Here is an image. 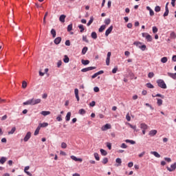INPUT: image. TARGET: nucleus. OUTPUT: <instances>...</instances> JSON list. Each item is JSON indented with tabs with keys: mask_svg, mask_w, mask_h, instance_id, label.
I'll return each mask as SVG.
<instances>
[{
	"mask_svg": "<svg viewBox=\"0 0 176 176\" xmlns=\"http://www.w3.org/2000/svg\"><path fill=\"white\" fill-rule=\"evenodd\" d=\"M157 86L161 89H167V85H166V82H164V80L162 79H158L157 80Z\"/></svg>",
	"mask_w": 176,
	"mask_h": 176,
	"instance_id": "f257e3e1",
	"label": "nucleus"
},
{
	"mask_svg": "<svg viewBox=\"0 0 176 176\" xmlns=\"http://www.w3.org/2000/svg\"><path fill=\"white\" fill-rule=\"evenodd\" d=\"M166 169L168 170V171H170V173L173 171H175L176 169V162H175L174 164L170 165V168L167 166Z\"/></svg>",
	"mask_w": 176,
	"mask_h": 176,
	"instance_id": "f03ea898",
	"label": "nucleus"
},
{
	"mask_svg": "<svg viewBox=\"0 0 176 176\" xmlns=\"http://www.w3.org/2000/svg\"><path fill=\"white\" fill-rule=\"evenodd\" d=\"M96 67H88L81 69V72H87L88 71H93V69H96Z\"/></svg>",
	"mask_w": 176,
	"mask_h": 176,
	"instance_id": "7ed1b4c3",
	"label": "nucleus"
},
{
	"mask_svg": "<svg viewBox=\"0 0 176 176\" xmlns=\"http://www.w3.org/2000/svg\"><path fill=\"white\" fill-rule=\"evenodd\" d=\"M109 129H111V126L110 124H106L103 126H102V131H107V130H109Z\"/></svg>",
	"mask_w": 176,
	"mask_h": 176,
	"instance_id": "20e7f679",
	"label": "nucleus"
},
{
	"mask_svg": "<svg viewBox=\"0 0 176 176\" xmlns=\"http://www.w3.org/2000/svg\"><path fill=\"white\" fill-rule=\"evenodd\" d=\"M112 30H113V25H111L105 32V36H108L109 34L112 32Z\"/></svg>",
	"mask_w": 176,
	"mask_h": 176,
	"instance_id": "39448f33",
	"label": "nucleus"
},
{
	"mask_svg": "<svg viewBox=\"0 0 176 176\" xmlns=\"http://www.w3.org/2000/svg\"><path fill=\"white\" fill-rule=\"evenodd\" d=\"M41 101H42L41 99L32 98V105H36V104H40Z\"/></svg>",
	"mask_w": 176,
	"mask_h": 176,
	"instance_id": "423d86ee",
	"label": "nucleus"
},
{
	"mask_svg": "<svg viewBox=\"0 0 176 176\" xmlns=\"http://www.w3.org/2000/svg\"><path fill=\"white\" fill-rule=\"evenodd\" d=\"M30 138H31V132H28L25 136V138H23V141L25 142H27L28 141V140H30Z\"/></svg>",
	"mask_w": 176,
	"mask_h": 176,
	"instance_id": "0eeeda50",
	"label": "nucleus"
},
{
	"mask_svg": "<svg viewBox=\"0 0 176 176\" xmlns=\"http://www.w3.org/2000/svg\"><path fill=\"white\" fill-rule=\"evenodd\" d=\"M157 134V130H151L149 131L148 135L150 137H155V135Z\"/></svg>",
	"mask_w": 176,
	"mask_h": 176,
	"instance_id": "6e6552de",
	"label": "nucleus"
},
{
	"mask_svg": "<svg viewBox=\"0 0 176 176\" xmlns=\"http://www.w3.org/2000/svg\"><path fill=\"white\" fill-rule=\"evenodd\" d=\"M74 94H75L76 98L77 101H79V100H80V98H79V89L76 88L74 89Z\"/></svg>",
	"mask_w": 176,
	"mask_h": 176,
	"instance_id": "1a4fd4ad",
	"label": "nucleus"
},
{
	"mask_svg": "<svg viewBox=\"0 0 176 176\" xmlns=\"http://www.w3.org/2000/svg\"><path fill=\"white\" fill-rule=\"evenodd\" d=\"M55 45H60L61 43V37H56L54 41Z\"/></svg>",
	"mask_w": 176,
	"mask_h": 176,
	"instance_id": "9d476101",
	"label": "nucleus"
},
{
	"mask_svg": "<svg viewBox=\"0 0 176 176\" xmlns=\"http://www.w3.org/2000/svg\"><path fill=\"white\" fill-rule=\"evenodd\" d=\"M168 76H170V78H172V79L176 80V73L168 72Z\"/></svg>",
	"mask_w": 176,
	"mask_h": 176,
	"instance_id": "9b49d317",
	"label": "nucleus"
},
{
	"mask_svg": "<svg viewBox=\"0 0 176 176\" xmlns=\"http://www.w3.org/2000/svg\"><path fill=\"white\" fill-rule=\"evenodd\" d=\"M65 17H67V16H65V14H62L60 16L59 21H60V23H65Z\"/></svg>",
	"mask_w": 176,
	"mask_h": 176,
	"instance_id": "f8f14e48",
	"label": "nucleus"
},
{
	"mask_svg": "<svg viewBox=\"0 0 176 176\" xmlns=\"http://www.w3.org/2000/svg\"><path fill=\"white\" fill-rule=\"evenodd\" d=\"M81 63L82 64V65H89V64H90V60L82 59Z\"/></svg>",
	"mask_w": 176,
	"mask_h": 176,
	"instance_id": "ddd939ff",
	"label": "nucleus"
},
{
	"mask_svg": "<svg viewBox=\"0 0 176 176\" xmlns=\"http://www.w3.org/2000/svg\"><path fill=\"white\" fill-rule=\"evenodd\" d=\"M93 21H94V17L91 16L89 22L87 23V27H90V25H91L93 23Z\"/></svg>",
	"mask_w": 176,
	"mask_h": 176,
	"instance_id": "4468645a",
	"label": "nucleus"
},
{
	"mask_svg": "<svg viewBox=\"0 0 176 176\" xmlns=\"http://www.w3.org/2000/svg\"><path fill=\"white\" fill-rule=\"evenodd\" d=\"M65 120L66 122H69V120H71V112H68L66 115V117H65Z\"/></svg>",
	"mask_w": 176,
	"mask_h": 176,
	"instance_id": "2eb2a0df",
	"label": "nucleus"
},
{
	"mask_svg": "<svg viewBox=\"0 0 176 176\" xmlns=\"http://www.w3.org/2000/svg\"><path fill=\"white\" fill-rule=\"evenodd\" d=\"M71 159L75 162H82V159L76 157L75 155H72Z\"/></svg>",
	"mask_w": 176,
	"mask_h": 176,
	"instance_id": "dca6fc26",
	"label": "nucleus"
},
{
	"mask_svg": "<svg viewBox=\"0 0 176 176\" xmlns=\"http://www.w3.org/2000/svg\"><path fill=\"white\" fill-rule=\"evenodd\" d=\"M140 129H142V130H147L148 129V125H146L145 123H142L140 124Z\"/></svg>",
	"mask_w": 176,
	"mask_h": 176,
	"instance_id": "f3484780",
	"label": "nucleus"
},
{
	"mask_svg": "<svg viewBox=\"0 0 176 176\" xmlns=\"http://www.w3.org/2000/svg\"><path fill=\"white\" fill-rule=\"evenodd\" d=\"M63 62H64L65 64H67V63H69V58L68 57L67 55H65V56H64Z\"/></svg>",
	"mask_w": 176,
	"mask_h": 176,
	"instance_id": "a211bd4d",
	"label": "nucleus"
},
{
	"mask_svg": "<svg viewBox=\"0 0 176 176\" xmlns=\"http://www.w3.org/2000/svg\"><path fill=\"white\" fill-rule=\"evenodd\" d=\"M23 105H32V99H30L28 100H27L26 102H24Z\"/></svg>",
	"mask_w": 176,
	"mask_h": 176,
	"instance_id": "6ab92c4d",
	"label": "nucleus"
},
{
	"mask_svg": "<svg viewBox=\"0 0 176 176\" xmlns=\"http://www.w3.org/2000/svg\"><path fill=\"white\" fill-rule=\"evenodd\" d=\"M105 28H107V26L105 25H102L98 29V32H102L105 30Z\"/></svg>",
	"mask_w": 176,
	"mask_h": 176,
	"instance_id": "aec40b11",
	"label": "nucleus"
},
{
	"mask_svg": "<svg viewBox=\"0 0 176 176\" xmlns=\"http://www.w3.org/2000/svg\"><path fill=\"white\" fill-rule=\"evenodd\" d=\"M128 126H129V127H131V129H133V130H135V131H138V130H137V126L133 125L130 123H128Z\"/></svg>",
	"mask_w": 176,
	"mask_h": 176,
	"instance_id": "412c9836",
	"label": "nucleus"
},
{
	"mask_svg": "<svg viewBox=\"0 0 176 176\" xmlns=\"http://www.w3.org/2000/svg\"><path fill=\"white\" fill-rule=\"evenodd\" d=\"M146 39L147 42H152V36H151L149 34H147V36H146Z\"/></svg>",
	"mask_w": 176,
	"mask_h": 176,
	"instance_id": "4be33fe9",
	"label": "nucleus"
},
{
	"mask_svg": "<svg viewBox=\"0 0 176 176\" xmlns=\"http://www.w3.org/2000/svg\"><path fill=\"white\" fill-rule=\"evenodd\" d=\"M91 36L92 39H97V33L96 32H92Z\"/></svg>",
	"mask_w": 176,
	"mask_h": 176,
	"instance_id": "5701e85b",
	"label": "nucleus"
},
{
	"mask_svg": "<svg viewBox=\"0 0 176 176\" xmlns=\"http://www.w3.org/2000/svg\"><path fill=\"white\" fill-rule=\"evenodd\" d=\"M41 115L43 116H47V115H50V111H43L41 112Z\"/></svg>",
	"mask_w": 176,
	"mask_h": 176,
	"instance_id": "b1692460",
	"label": "nucleus"
},
{
	"mask_svg": "<svg viewBox=\"0 0 176 176\" xmlns=\"http://www.w3.org/2000/svg\"><path fill=\"white\" fill-rule=\"evenodd\" d=\"M151 155H153L154 156H155V157H160V154H159V153L156 152V151H151Z\"/></svg>",
	"mask_w": 176,
	"mask_h": 176,
	"instance_id": "393cba45",
	"label": "nucleus"
},
{
	"mask_svg": "<svg viewBox=\"0 0 176 176\" xmlns=\"http://www.w3.org/2000/svg\"><path fill=\"white\" fill-rule=\"evenodd\" d=\"M87 50H89V48L87 47H84L82 50V54H86V53H87Z\"/></svg>",
	"mask_w": 176,
	"mask_h": 176,
	"instance_id": "a878e982",
	"label": "nucleus"
},
{
	"mask_svg": "<svg viewBox=\"0 0 176 176\" xmlns=\"http://www.w3.org/2000/svg\"><path fill=\"white\" fill-rule=\"evenodd\" d=\"M100 153L102 156H107V155H108V153L107 152V151L101 148L100 150Z\"/></svg>",
	"mask_w": 176,
	"mask_h": 176,
	"instance_id": "bb28decb",
	"label": "nucleus"
},
{
	"mask_svg": "<svg viewBox=\"0 0 176 176\" xmlns=\"http://www.w3.org/2000/svg\"><path fill=\"white\" fill-rule=\"evenodd\" d=\"M168 13H170V10H168V8L166 7V8H165V12L164 13V17H167Z\"/></svg>",
	"mask_w": 176,
	"mask_h": 176,
	"instance_id": "cd10ccee",
	"label": "nucleus"
},
{
	"mask_svg": "<svg viewBox=\"0 0 176 176\" xmlns=\"http://www.w3.org/2000/svg\"><path fill=\"white\" fill-rule=\"evenodd\" d=\"M168 60V59L166 56L161 58V63H162V64H166V63H167Z\"/></svg>",
	"mask_w": 176,
	"mask_h": 176,
	"instance_id": "c85d7f7f",
	"label": "nucleus"
},
{
	"mask_svg": "<svg viewBox=\"0 0 176 176\" xmlns=\"http://www.w3.org/2000/svg\"><path fill=\"white\" fill-rule=\"evenodd\" d=\"M51 34L52 35V38H55L56 36L57 35V33L56 32V30L54 29L51 30Z\"/></svg>",
	"mask_w": 176,
	"mask_h": 176,
	"instance_id": "c756f323",
	"label": "nucleus"
},
{
	"mask_svg": "<svg viewBox=\"0 0 176 176\" xmlns=\"http://www.w3.org/2000/svg\"><path fill=\"white\" fill-rule=\"evenodd\" d=\"M125 142L129 143V144H131V145L135 144V141L131 140H129V139L126 140H125Z\"/></svg>",
	"mask_w": 176,
	"mask_h": 176,
	"instance_id": "7c9ffc66",
	"label": "nucleus"
},
{
	"mask_svg": "<svg viewBox=\"0 0 176 176\" xmlns=\"http://www.w3.org/2000/svg\"><path fill=\"white\" fill-rule=\"evenodd\" d=\"M146 87H148V89H154L155 86H153V85H152L151 82H148L146 84Z\"/></svg>",
	"mask_w": 176,
	"mask_h": 176,
	"instance_id": "2f4dec72",
	"label": "nucleus"
},
{
	"mask_svg": "<svg viewBox=\"0 0 176 176\" xmlns=\"http://www.w3.org/2000/svg\"><path fill=\"white\" fill-rule=\"evenodd\" d=\"M6 162V157H1L0 159V163L1 164H4V163Z\"/></svg>",
	"mask_w": 176,
	"mask_h": 176,
	"instance_id": "473e14b6",
	"label": "nucleus"
},
{
	"mask_svg": "<svg viewBox=\"0 0 176 176\" xmlns=\"http://www.w3.org/2000/svg\"><path fill=\"white\" fill-rule=\"evenodd\" d=\"M78 113H80V115H85L86 113V110H85V109H80Z\"/></svg>",
	"mask_w": 176,
	"mask_h": 176,
	"instance_id": "72a5a7b5",
	"label": "nucleus"
},
{
	"mask_svg": "<svg viewBox=\"0 0 176 176\" xmlns=\"http://www.w3.org/2000/svg\"><path fill=\"white\" fill-rule=\"evenodd\" d=\"M157 104L159 107L163 104V100L162 99H157Z\"/></svg>",
	"mask_w": 176,
	"mask_h": 176,
	"instance_id": "f704fd0d",
	"label": "nucleus"
},
{
	"mask_svg": "<svg viewBox=\"0 0 176 176\" xmlns=\"http://www.w3.org/2000/svg\"><path fill=\"white\" fill-rule=\"evenodd\" d=\"M39 125L41 127H47V126H49V123L47 122L40 123Z\"/></svg>",
	"mask_w": 176,
	"mask_h": 176,
	"instance_id": "c9c22d12",
	"label": "nucleus"
},
{
	"mask_svg": "<svg viewBox=\"0 0 176 176\" xmlns=\"http://www.w3.org/2000/svg\"><path fill=\"white\" fill-rule=\"evenodd\" d=\"M104 24L106 25H109V24H111V19H106L104 20Z\"/></svg>",
	"mask_w": 176,
	"mask_h": 176,
	"instance_id": "e433bc0d",
	"label": "nucleus"
},
{
	"mask_svg": "<svg viewBox=\"0 0 176 176\" xmlns=\"http://www.w3.org/2000/svg\"><path fill=\"white\" fill-rule=\"evenodd\" d=\"M78 28L80 30V32L81 33L85 31V27L83 26V25H79Z\"/></svg>",
	"mask_w": 176,
	"mask_h": 176,
	"instance_id": "4c0bfd02",
	"label": "nucleus"
},
{
	"mask_svg": "<svg viewBox=\"0 0 176 176\" xmlns=\"http://www.w3.org/2000/svg\"><path fill=\"white\" fill-rule=\"evenodd\" d=\"M116 163L118 164V166H121V165H122V159H120V158H117V159L116 160Z\"/></svg>",
	"mask_w": 176,
	"mask_h": 176,
	"instance_id": "58836bf2",
	"label": "nucleus"
},
{
	"mask_svg": "<svg viewBox=\"0 0 176 176\" xmlns=\"http://www.w3.org/2000/svg\"><path fill=\"white\" fill-rule=\"evenodd\" d=\"M160 10H162V8H160V6H157L155 7V12H156L157 13H158V12H160Z\"/></svg>",
	"mask_w": 176,
	"mask_h": 176,
	"instance_id": "ea45409f",
	"label": "nucleus"
},
{
	"mask_svg": "<svg viewBox=\"0 0 176 176\" xmlns=\"http://www.w3.org/2000/svg\"><path fill=\"white\" fill-rule=\"evenodd\" d=\"M133 45H135V46H137L138 47H139V46H141L140 45H142V43L140 42V41H135L133 43Z\"/></svg>",
	"mask_w": 176,
	"mask_h": 176,
	"instance_id": "a19ab883",
	"label": "nucleus"
},
{
	"mask_svg": "<svg viewBox=\"0 0 176 176\" xmlns=\"http://www.w3.org/2000/svg\"><path fill=\"white\" fill-rule=\"evenodd\" d=\"M83 42H86V43H89V40L87 39V36H82Z\"/></svg>",
	"mask_w": 176,
	"mask_h": 176,
	"instance_id": "79ce46f5",
	"label": "nucleus"
},
{
	"mask_svg": "<svg viewBox=\"0 0 176 176\" xmlns=\"http://www.w3.org/2000/svg\"><path fill=\"white\" fill-rule=\"evenodd\" d=\"M94 155V157H95L96 160H97L98 162L100 160V156L98 155V153H95Z\"/></svg>",
	"mask_w": 176,
	"mask_h": 176,
	"instance_id": "37998d69",
	"label": "nucleus"
},
{
	"mask_svg": "<svg viewBox=\"0 0 176 176\" xmlns=\"http://www.w3.org/2000/svg\"><path fill=\"white\" fill-rule=\"evenodd\" d=\"M71 31H72V23L69 24V25L67 26V32H71Z\"/></svg>",
	"mask_w": 176,
	"mask_h": 176,
	"instance_id": "c03bdc74",
	"label": "nucleus"
},
{
	"mask_svg": "<svg viewBox=\"0 0 176 176\" xmlns=\"http://www.w3.org/2000/svg\"><path fill=\"white\" fill-rule=\"evenodd\" d=\"M139 49H141V50H142V52H144L145 49H146V45H142L139 46Z\"/></svg>",
	"mask_w": 176,
	"mask_h": 176,
	"instance_id": "a18cd8bd",
	"label": "nucleus"
},
{
	"mask_svg": "<svg viewBox=\"0 0 176 176\" xmlns=\"http://www.w3.org/2000/svg\"><path fill=\"white\" fill-rule=\"evenodd\" d=\"M14 131H16V127L12 128L11 131L8 132V134H14Z\"/></svg>",
	"mask_w": 176,
	"mask_h": 176,
	"instance_id": "49530a36",
	"label": "nucleus"
},
{
	"mask_svg": "<svg viewBox=\"0 0 176 176\" xmlns=\"http://www.w3.org/2000/svg\"><path fill=\"white\" fill-rule=\"evenodd\" d=\"M155 76V74L153 72H149L148 74V78H152Z\"/></svg>",
	"mask_w": 176,
	"mask_h": 176,
	"instance_id": "de8ad7c7",
	"label": "nucleus"
},
{
	"mask_svg": "<svg viewBox=\"0 0 176 176\" xmlns=\"http://www.w3.org/2000/svg\"><path fill=\"white\" fill-rule=\"evenodd\" d=\"M102 163L103 164H107V163H108V158L107 157L103 158Z\"/></svg>",
	"mask_w": 176,
	"mask_h": 176,
	"instance_id": "09e8293b",
	"label": "nucleus"
},
{
	"mask_svg": "<svg viewBox=\"0 0 176 176\" xmlns=\"http://www.w3.org/2000/svg\"><path fill=\"white\" fill-rule=\"evenodd\" d=\"M107 146L108 149H109V151H111V149H112V144L107 142Z\"/></svg>",
	"mask_w": 176,
	"mask_h": 176,
	"instance_id": "8fccbe9b",
	"label": "nucleus"
},
{
	"mask_svg": "<svg viewBox=\"0 0 176 176\" xmlns=\"http://www.w3.org/2000/svg\"><path fill=\"white\" fill-rule=\"evenodd\" d=\"M158 29L156 28V26H153V34H156V32H157Z\"/></svg>",
	"mask_w": 176,
	"mask_h": 176,
	"instance_id": "3c124183",
	"label": "nucleus"
},
{
	"mask_svg": "<svg viewBox=\"0 0 176 176\" xmlns=\"http://www.w3.org/2000/svg\"><path fill=\"white\" fill-rule=\"evenodd\" d=\"M61 148H63V149H65L67 148V144L65 142H62Z\"/></svg>",
	"mask_w": 176,
	"mask_h": 176,
	"instance_id": "603ef678",
	"label": "nucleus"
},
{
	"mask_svg": "<svg viewBox=\"0 0 176 176\" xmlns=\"http://www.w3.org/2000/svg\"><path fill=\"white\" fill-rule=\"evenodd\" d=\"M56 120L58 122H61V120H63L62 116L61 115H58V117L56 118Z\"/></svg>",
	"mask_w": 176,
	"mask_h": 176,
	"instance_id": "864d4df0",
	"label": "nucleus"
},
{
	"mask_svg": "<svg viewBox=\"0 0 176 176\" xmlns=\"http://www.w3.org/2000/svg\"><path fill=\"white\" fill-rule=\"evenodd\" d=\"M22 87H23V89H25L27 87V82L23 81Z\"/></svg>",
	"mask_w": 176,
	"mask_h": 176,
	"instance_id": "5fc2aeb1",
	"label": "nucleus"
},
{
	"mask_svg": "<svg viewBox=\"0 0 176 176\" xmlns=\"http://www.w3.org/2000/svg\"><path fill=\"white\" fill-rule=\"evenodd\" d=\"M126 119L127 122H130V120H131V117H130V115H129V113L126 114Z\"/></svg>",
	"mask_w": 176,
	"mask_h": 176,
	"instance_id": "6e6d98bb",
	"label": "nucleus"
},
{
	"mask_svg": "<svg viewBox=\"0 0 176 176\" xmlns=\"http://www.w3.org/2000/svg\"><path fill=\"white\" fill-rule=\"evenodd\" d=\"M65 45L66 46H71V41H69V40H67L65 43Z\"/></svg>",
	"mask_w": 176,
	"mask_h": 176,
	"instance_id": "4d7b16f0",
	"label": "nucleus"
},
{
	"mask_svg": "<svg viewBox=\"0 0 176 176\" xmlns=\"http://www.w3.org/2000/svg\"><path fill=\"white\" fill-rule=\"evenodd\" d=\"M116 72H118V67H115L112 69V74H116Z\"/></svg>",
	"mask_w": 176,
	"mask_h": 176,
	"instance_id": "13d9d810",
	"label": "nucleus"
},
{
	"mask_svg": "<svg viewBox=\"0 0 176 176\" xmlns=\"http://www.w3.org/2000/svg\"><path fill=\"white\" fill-rule=\"evenodd\" d=\"M111 61V58H106V65H109V63Z\"/></svg>",
	"mask_w": 176,
	"mask_h": 176,
	"instance_id": "bf43d9fd",
	"label": "nucleus"
},
{
	"mask_svg": "<svg viewBox=\"0 0 176 176\" xmlns=\"http://www.w3.org/2000/svg\"><path fill=\"white\" fill-rule=\"evenodd\" d=\"M94 91H95V93H98V91H100V88H98V87H95L94 88Z\"/></svg>",
	"mask_w": 176,
	"mask_h": 176,
	"instance_id": "052dcab7",
	"label": "nucleus"
},
{
	"mask_svg": "<svg viewBox=\"0 0 176 176\" xmlns=\"http://www.w3.org/2000/svg\"><path fill=\"white\" fill-rule=\"evenodd\" d=\"M155 97H160V98H164V96H163V95H162V94H157L156 95H155Z\"/></svg>",
	"mask_w": 176,
	"mask_h": 176,
	"instance_id": "680f3d73",
	"label": "nucleus"
},
{
	"mask_svg": "<svg viewBox=\"0 0 176 176\" xmlns=\"http://www.w3.org/2000/svg\"><path fill=\"white\" fill-rule=\"evenodd\" d=\"M8 119V116L4 115L3 117H1V120H6Z\"/></svg>",
	"mask_w": 176,
	"mask_h": 176,
	"instance_id": "e2e57ef3",
	"label": "nucleus"
},
{
	"mask_svg": "<svg viewBox=\"0 0 176 176\" xmlns=\"http://www.w3.org/2000/svg\"><path fill=\"white\" fill-rule=\"evenodd\" d=\"M63 64V62L61 60H59L58 63H57V67L58 68H60V67H61V65Z\"/></svg>",
	"mask_w": 176,
	"mask_h": 176,
	"instance_id": "0e129e2a",
	"label": "nucleus"
},
{
	"mask_svg": "<svg viewBox=\"0 0 176 176\" xmlns=\"http://www.w3.org/2000/svg\"><path fill=\"white\" fill-rule=\"evenodd\" d=\"M120 147L123 149H126V148H127V145H126L124 143H122Z\"/></svg>",
	"mask_w": 176,
	"mask_h": 176,
	"instance_id": "69168bd1",
	"label": "nucleus"
},
{
	"mask_svg": "<svg viewBox=\"0 0 176 176\" xmlns=\"http://www.w3.org/2000/svg\"><path fill=\"white\" fill-rule=\"evenodd\" d=\"M90 107H95L96 106V101H92L90 104H89Z\"/></svg>",
	"mask_w": 176,
	"mask_h": 176,
	"instance_id": "338daca9",
	"label": "nucleus"
},
{
	"mask_svg": "<svg viewBox=\"0 0 176 176\" xmlns=\"http://www.w3.org/2000/svg\"><path fill=\"white\" fill-rule=\"evenodd\" d=\"M172 60L174 61V63L176 62V55H173L172 57Z\"/></svg>",
	"mask_w": 176,
	"mask_h": 176,
	"instance_id": "774afa93",
	"label": "nucleus"
}]
</instances>
